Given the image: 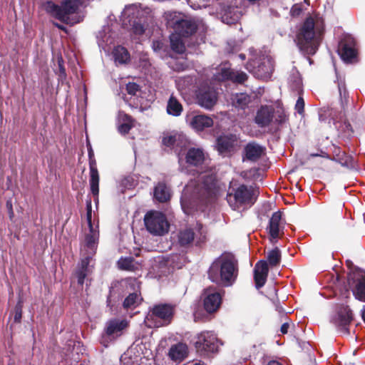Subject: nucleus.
I'll use <instances>...</instances> for the list:
<instances>
[{
    "label": "nucleus",
    "mask_w": 365,
    "mask_h": 365,
    "mask_svg": "<svg viewBox=\"0 0 365 365\" xmlns=\"http://www.w3.org/2000/svg\"><path fill=\"white\" fill-rule=\"evenodd\" d=\"M324 20L319 15L308 17L299 30L296 42L299 49L307 54H314L324 31Z\"/></svg>",
    "instance_id": "f257e3e1"
},
{
    "label": "nucleus",
    "mask_w": 365,
    "mask_h": 365,
    "mask_svg": "<svg viewBox=\"0 0 365 365\" xmlns=\"http://www.w3.org/2000/svg\"><path fill=\"white\" fill-rule=\"evenodd\" d=\"M235 265L230 259L215 262L210 268L209 277L216 283L230 284L235 279Z\"/></svg>",
    "instance_id": "f03ea898"
},
{
    "label": "nucleus",
    "mask_w": 365,
    "mask_h": 365,
    "mask_svg": "<svg viewBox=\"0 0 365 365\" xmlns=\"http://www.w3.org/2000/svg\"><path fill=\"white\" fill-rule=\"evenodd\" d=\"M193 190V193L201 197L210 198L215 196L218 192L216 186L215 178L212 174H203L199 177L198 184L190 182L183 190V195L186 196Z\"/></svg>",
    "instance_id": "7ed1b4c3"
},
{
    "label": "nucleus",
    "mask_w": 365,
    "mask_h": 365,
    "mask_svg": "<svg viewBox=\"0 0 365 365\" xmlns=\"http://www.w3.org/2000/svg\"><path fill=\"white\" fill-rule=\"evenodd\" d=\"M165 19L167 26L173 28L174 34L180 36H188L193 34L197 28L195 22L180 13L167 12L165 14Z\"/></svg>",
    "instance_id": "20e7f679"
},
{
    "label": "nucleus",
    "mask_w": 365,
    "mask_h": 365,
    "mask_svg": "<svg viewBox=\"0 0 365 365\" xmlns=\"http://www.w3.org/2000/svg\"><path fill=\"white\" fill-rule=\"evenodd\" d=\"M173 315V307L168 304L155 306L145 318L149 327H160L170 323Z\"/></svg>",
    "instance_id": "39448f33"
},
{
    "label": "nucleus",
    "mask_w": 365,
    "mask_h": 365,
    "mask_svg": "<svg viewBox=\"0 0 365 365\" xmlns=\"http://www.w3.org/2000/svg\"><path fill=\"white\" fill-rule=\"evenodd\" d=\"M147 230L153 235H163L168 232L169 223L165 216L158 211L148 212L144 217Z\"/></svg>",
    "instance_id": "423d86ee"
},
{
    "label": "nucleus",
    "mask_w": 365,
    "mask_h": 365,
    "mask_svg": "<svg viewBox=\"0 0 365 365\" xmlns=\"http://www.w3.org/2000/svg\"><path fill=\"white\" fill-rule=\"evenodd\" d=\"M257 197V191L252 187L242 185L239 186L233 194L228 195V202L234 209L242 205H252Z\"/></svg>",
    "instance_id": "0eeeda50"
},
{
    "label": "nucleus",
    "mask_w": 365,
    "mask_h": 365,
    "mask_svg": "<svg viewBox=\"0 0 365 365\" xmlns=\"http://www.w3.org/2000/svg\"><path fill=\"white\" fill-rule=\"evenodd\" d=\"M195 346L201 354H208L217 351L219 342L215 334L212 332H202L198 335Z\"/></svg>",
    "instance_id": "6e6552de"
},
{
    "label": "nucleus",
    "mask_w": 365,
    "mask_h": 365,
    "mask_svg": "<svg viewBox=\"0 0 365 365\" xmlns=\"http://www.w3.org/2000/svg\"><path fill=\"white\" fill-rule=\"evenodd\" d=\"M86 206L87 220L89 226V232L86 235L83 246L87 249L86 252L88 255H93L96 252L99 234L98 230L96 228H94L91 224V201L90 200H87Z\"/></svg>",
    "instance_id": "1a4fd4ad"
},
{
    "label": "nucleus",
    "mask_w": 365,
    "mask_h": 365,
    "mask_svg": "<svg viewBox=\"0 0 365 365\" xmlns=\"http://www.w3.org/2000/svg\"><path fill=\"white\" fill-rule=\"evenodd\" d=\"M128 327V322L125 319H113L107 322L105 327L103 340H114L121 336Z\"/></svg>",
    "instance_id": "9d476101"
},
{
    "label": "nucleus",
    "mask_w": 365,
    "mask_h": 365,
    "mask_svg": "<svg viewBox=\"0 0 365 365\" xmlns=\"http://www.w3.org/2000/svg\"><path fill=\"white\" fill-rule=\"evenodd\" d=\"M202 226L198 225L195 228H186L180 232L178 242L180 245L186 246L192 242L200 243L205 239V235L202 231Z\"/></svg>",
    "instance_id": "9b49d317"
},
{
    "label": "nucleus",
    "mask_w": 365,
    "mask_h": 365,
    "mask_svg": "<svg viewBox=\"0 0 365 365\" xmlns=\"http://www.w3.org/2000/svg\"><path fill=\"white\" fill-rule=\"evenodd\" d=\"M163 143L165 145L173 148L179 155L182 149L187 145L188 140L183 133L173 132L165 136Z\"/></svg>",
    "instance_id": "f8f14e48"
},
{
    "label": "nucleus",
    "mask_w": 365,
    "mask_h": 365,
    "mask_svg": "<svg viewBox=\"0 0 365 365\" xmlns=\"http://www.w3.org/2000/svg\"><path fill=\"white\" fill-rule=\"evenodd\" d=\"M125 284L128 285V289L133 290L134 292L130 294L125 298L123 302V307L126 309H133L141 301L140 296L137 292L140 288V284L135 279H126Z\"/></svg>",
    "instance_id": "ddd939ff"
},
{
    "label": "nucleus",
    "mask_w": 365,
    "mask_h": 365,
    "mask_svg": "<svg viewBox=\"0 0 365 365\" xmlns=\"http://www.w3.org/2000/svg\"><path fill=\"white\" fill-rule=\"evenodd\" d=\"M221 295L213 289L209 288L205 292L204 307L207 312L212 313L218 309L221 304Z\"/></svg>",
    "instance_id": "4468645a"
},
{
    "label": "nucleus",
    "mask_w": 365,
    "mask_h": 365,
    "mask_svg": "<svg viewBox=\"0 0 365 365\" xmlns=\"http://www.w3.org/2000/svg\"><path fill=\"white\" fill-rule=\"evenodd\" d=\"M217 94L215 91L210 88H201L197 94V103L206 108H212L217 102Z\"/></svg>",
    "instance_id": "2eb2a0df"
},
{
    "label": "nucleus",
    "mask_w": 365,
    "mask_h": 365,
    "mask_svg": "<svg viewBox=\"0 0 365 365\" xmlns=\"http://www.w3.org/2000/svg\"><path fill=\"white\" fill-rule=\"evenodd\" d=\"M274 70L273 60L269 56L263 57L257 67L252 71L257 78L267 79L270 78Z\"/></svg>",
    "instance_id": "dca6fc26"
},
{
    "label": "nucleus",
    "mask_w": 365,
    "mask_h": 365,
    "mask_svg": "<svg viewBox=\"0 0 365 365\" xmlns=\"http://www.w3.org/2000/svg\"><path fill=\"white\" fill-rule=\"evenodd\" d=\"M267 230L272 239H277L279 237L282 233H283V225L282 222V214L280 212H275L273 213L269 220Z\"/></svg>",
    "instance_id": "f3484780"
},
{
    "label": "nucleus",
    "mask_w": 365,
    "mask_h": 365,
    "mask_svg": "<svg viewBox=\"0 0 365 365\" xmlns=\"http://www.w3.org/2000/svg\"><path fill=\"white\" fill-rule=\"evenodd\" d=\"M268 271V265L266 261L261 260L255 264L254 278L257 288L264 286L267 280Z\"/></svg>",
    "instance_id": "a211bd4d"
},
{
    "label": "nucleus",
    "mask_w": 365,
    "mask_h": 365,
    "mask_svg": "<svg viewBox=\"0 0 365 365\" xmlns=\"http://www.w3.org/2000/svg\"><path fill=\"white\" fill-rule=\"evenodd\" d=\"M237 145V138L233 135L220 136L217 140V148L221 153L230 152Z\"/></svg>",
    "instance_id": "6ab92c4d"
},
{
    "label": "nucleus",
    "mask_w": 365,
    "mask_h": 365,
    "mask_svg": "<svg viewBox=\"0 0 365 365\" xmlns=\"http://www.w3.org/2000/svg\"><path fill=\"white\" fill-rule=\"evenodd\" d=\"M189 125L194 130L201 131L205 128L212 127L213 125V120L207 115H196L190 118Z\"/></svg>",
    "instance_id": "aec40b11"
},
{
    "label": "nucleus",
    "mask_w": 365,
    "mask_h": 365,
    "mask_svg": "<svg viewBox=\"0 0 365 365\" xmlns=\"http://www.w3.org/2000/svg\"><path fill=\"white\" fill-rule=\"evenodd\" d=\"M264 148L255 143H248L245 148V158L250 161H257L264 154Z\"/></svg>",
    "instance_id": "412c9836"
},
{
    "label": "nucleus",
    "mask_w": 365,
    "mask_h": 365,
    "mask_svg": "<svg viewBox=\"0 0 365 365\" xmlns=\"http://www.w3.org/2000/svg\"><path fill=\"white\" fill-rule=\"evenodd\" d=\"M205 153L200 148H190L186 155V162L191 165H200L205 161Z\"/></svg>",
    "instance_id": "4be33fe9"
},
{
    "label": "nucleus",
    "mask_w": 365,
    "mask_h": 365,
    "mask_svg": "<svg viewBox=\"0 0 365 365\" xmlns=\"http://www.w3.org/2000/svg\"><path fill=\"white\" fill-rule=\"evenodd\" d=\"M134 121L132 118L123 111L118 114V130L121 134H126L133 128Z\"/></svg>",
    "instance_id": "5701e85b"
},
{
    "label": "nucleus",
    "mask_w": 365,
    "mask_h": 365,
    "mask_svg": "<svg viewBox=\"0 0 365 365\" xmlns=\"http://www.w3.org/2000/svg\"><path fill=\"white\" fill-rule=\"evenodd\" d=\"M187 354V347L185 344L179 343L173 345L169 350L170 358L175 362L182 361Z\"/></svg>",
    "instance_id": "b1692460"
},
{
    "label": "nucleus",
    "mask_w": 365,
    "mask_h": 365,
    "mask_svg": "<svg viewBox=\"0 0 365 365\" xmlns=\"http://www.w3.org/2000/svg\"><path fill=\"white\" fill-rule=\"evenodd\" d=\"M90 187L92 194L96 197L95 201H98L99 193V174L95 164L90 165Z\"/></svg>",
    "instance_id": "393cba45"
},
{
    "label": "nucleus",
    "mask_w": 365,
    "mask_h": 365,
    "mask_svg": "<svg viewBox=\"0 0 365 365\" xmlns=\"http://www.w3.org/2000/svg\"><path fill=\"white\" fill-rule=\"evenodd\" d=\"M334 155L331 160L339 163L341 166L347 168H354L356 166L355 160L350 155H346L344 152L337 149Z\"/></svg>",
    "instance_id": "a878e982"
},
{
    "label": "nucleus",
    "mask_w": 365,
    "mask_h": 365,
    "mask_svg": "<svg viewBox=\"0 0 365 365\" xmlns=\"http://www.w3.org/2000/svg\"><path fill=\"white\" fill-rule=\"evenodd\" d=\"M217 78L218 80L231 79L235 82L243 83L247 80V76L242 71L223 70L221 76Z\"/></svg>",
    "instance_id": "bb28decb"
},
{
    "label": "nucleus",
    "mask_w": 365,
    "mask_h": 365,
    "mask_svg": "<svg viewBox=\"0 0 365 365\" xmlns=\"http://www.w3.org/2000/svg\"><path fill=\"white\" fill-rule=\"evenodd\" d=\"M272 119V114L267 107H262L258 110L255 117V122L261 127L267 126Z\"/></svg>",
    "instance_id": "cd10ccee"
},
{
    "label": "nucleus",
    "mask_w": 365,
    "mask_h": 365,
    "mask_svg": "<svg viewBox=\"0 0 365 365\" xmlns=\"http://www.w3.org/2000/svg\"><path fill=\"white\" fill-rule=\"evenodd\" d=\"M154 197L160 202H165L170 200V189L164 183H158L154 190Z\"/></svg>",
    "instance_id": "c85d7f7f"
},
{
    "label": "nucleus",
    "mask_w": 365,
    "mask_h": 365,
    "mask_svg": "<svg viewBox=\"0 0 365 365\" xmlns=\"http://www.w3.org/2000/svg\"><path fill=\"white\" fill-rule=\"evenodd\" d=\"M166 109L169 115L175 117L180 115L183 110L182 104L173 95L168 99Z\"/></svg>",
    "instance_id": "c756f323"
},
{
    "label": "nucleus",
    "mask_w": 365,
    "mask_h": 365,
    "mask_svg": "<svg viewBox=\"0 0 365 365\" xmlns=\"http://www.w3.org/2000/svg\"><path fill=\"white\" fill-rule=\"evenodd\" d=\"M351 321V313L348 307H342L334 319L336 325L346 327Z\"/></svg>",
    "instance_id": "7c9ffc66"
},
{
    "label": "nucleus",
    "mask_w": 365,
    "mask_h": 365,
    "mask_svg": "<svg viewBox=\"0 0 365 365\" xmlns=\"http://www.w3.org/2000/svg\"><path fill=\"white\" fill-rule=\"evenodd\" d=\"M89 259L88 257H86L81 260V264L78 269L76 270L75 273V276L78 279V283L81 285H83L84 282V279L88 276L90 269L88 267Z\"/></svg>",
    "instance_id": "2f4dec72"
},
{
    "label": "nucleus",
    "mask_w": 365,
    "mask_h": 365,
    "mask_svg": "<svg viewBox=\"0 0 365 365\" xmlns=\"http://www.w3.org/2000/svg\"><path fill=\"white\" fill-rule=\"evenodd\" d=\"M240 16V14L237 8L228 7L222 14V21L227 24H231L237 21Z\"/></svg>",
    "instance_id": "473e14b6"
},
{
    "label": "nucleus",
    "mask_w": 365,
    "mask_h": 365,
    "mask_svg": "<svg viewBox=\"0 0 365 365\" xmlns=\"http://www.w3.org/2000/svg\"><path fill=\"white\" fill-rule=\"evenodd\" d=\"M251 101V97L246 93H236L232 97V105L242 109H244Z\"/></svg>",
    "instance_id": "72a5a7b5"
},
{
    "label": "nucleus",
    "mask_w": 365,
    "mask_h": 365,
    "mask_svg": "<svg viewBox=\"0 0 365 365\" xmlns=\"http://www.w3.org/2000/svg\"><path fill=\"white\" fill-rule=\"evenodd\" d=\"M341 58L345 61H351L356 56L355 49L347 43H341L339 50Z\"/></svg>",
    "instance_id": "f704fd0d"
},
{
    "label": "nucleus",
    "mask_w": 365,
    "mask_h": 365,
    "mask_svg": "<svg viewBox=\"0 0 365 365\" xmlns=\"http://www.w3.org/2000/svg\"><path fill=\"white\" fill-rule=\"evenodd\" d=\"M113 56L116 63H125L129 59V53L127 50L122 46H117L113 51Z\"/></svg>",
    "instance_id": "c9c22d12"
},
{
    "label": "nucleus",
    "mask_w": 365,
    "mask_h": 365,
    "mask_svg": "<svg viewBox=\"0 0 365 365\" xmlns=\"http://www.w3.org/2000/svg\"><path fill=\"white\" fill-rule=\"evenodd\" d=\"M170 45L172 49L178 53H182L185 50L184 43L180 36L177 34H172L170 35Z\"/></svg>",
    "instance_id": "e433bc0d"
},
{
    "label": "nucleus",
    "mask_w": 365,
    "mask_h": 365,
    "mask_svg": "<svg viewBox=\"0 0 365 365\" xmlns=\"http://www.w3.org/2000/svg\"><path fill=\"white\" fill-rule=\"evenodd\" d=\"M269 264L272 267L278 265L281 261V252L278 248L269 250L267 255Z\"/></svg>",
    "instance_id": "4c0bfd02"
},
{
    "label": "nucleus",
    "mask_w": 365,
    "mask_h": 365,
    "mask_svg": "<svg viewBox=\"0 0 365 365\" xmlns=\"http://www.w3.org/2000/svg\"><path fill=\"white\" fill-rule=\"evenodd\" d=\"M354 294L356 299L365 302V278L360 280L356 284Z\"/></svg>",
    "instance_id": "58836bf2"
},
{
    "label": "nucleus",
    "mask_w": 365,
    "mask_h": 365,
    "mask_svg": "<svg viewBox=\"0 0 365 365\" xmlns=\"http://www.w3.org/2000/svg\"><path fill=\"white\" fill-rule=\"evenodd\" d=\"M118 266L120 269L133 270L135 265L130 257L120 258L118 262Z\"/></svg>",
    "instance_id": "ea45409f"
},
{
    "label": "nucleus",
    "mask_w": 365,
    "mask_h": 365,
    "mask_svg": "<svg viewBox=\"0 0 365 365\" xmlns=\"http://www.w3.org/2000/svg\"><path fill=\"white\" fill-rule=\"evenodd\" d=\"M126 91L131 96H137L140 92V87L135 83H129L126 85Z\"/></svg>",
    "instance_id": "a19ab883"
},
{
    "label": "nucleus",
    "mask_w": 365,
    "mask_h": 365,
    "mask_svg": "<svg viewBox=\"0 0 365 365\" xmlns=\"http://www.w3.org/2000/svg\"><path fill=\"white\" fill-rule=\"evenodd\" d=\"M136 10H137V7L135 5H130V6H126L122 13L123 18H124V19L130 18L131 15L135 14V11Z\"/></svg>",
    "instance_id": "79ce46f5"
},
{
    "label": "nucleus",
    "mask_w": 365,
    "mask_h": 365,
    "mask_svg": "<svg viewBox=\"0 0 365 365\" xmlns=\"http://www.w3.org/2000/svg\"><path fill=\"white\" fill-rule=\"evenodd\" d=\"M133 30L135 34L140 35L144 32V27L140 23H134L133 25Z\"/></svg>",
    "instance_id": "37998d69"
},
{
    "label": "nucleus",
    "mask_w": 365,
    "mask_h": 365,
    "mask_svg": "<svg viewBox=\"0 0 365 365\" xmlns=\"http://www.w3.org/2000/svg\"><path fill=\"white\" fill-rule=\"evenodd\" d=\"M304 102L303 98H299L295 105V108L297 109L299 113H302V112L304 111Z\"/></svg>",
    "instance_id": "c03bdc74"
},
{
    "label": "nucleus",
    "mask_w": 365,
    "mask_h": 365,
    "mask_svg": "<svg viewBox=\"0 0 365 365\" xmlns=\"http://www.w3.org/2000/svg\"><path fill=\"white\" fill-rule=\"evenodd\" d=\"M302 9L299 5L295 4L291 9V13L293 16H298L301 13Z\"/></svg>",
    "instance_id": "a18cd8bd"
},
{
    "label": "nucleus",
    "mask_w": 365,
    "mask_h": 365,
    "mask_svg": "<svg viewBox=\"0 0 365 365\" xmlns=\"http://www.w3.org/2000/svg\"><path fill=\"white\" fill-rule=\"evenodd\" d=\"M21 318V308H16V314L14 316V320L16 322H19Z\"/></svg>",
    "instance_id": "49530a36"
},
{
    "label": "nucleus",
    "mask_w": 365,
    "mask_h": 365,
    "mask_svg": "<svg viewBox=\"0 0 365 365\" xmlns=\"http://www.w3.org/2000/svg\"><path fill=\"white\" fill-rule=\"evenodd\" d=\"M294 87L296 88V89H299L301 87V84H302V82H301V79L300 78L297 77V79L295 80L294 81Z\"/></svg>",
    "instance_id": "de8ad7c7"
},
{
    "label": "nucleus",
    "mask_w": 365,
    "mask_h": 365,
    "mask_svg": "<svg viewBox=\"0 0 365 365\" xmlns=\"http://www.w3.org/2000/svg\"><path fill=\"white\" fill-rule=\"evenodd\" d=\"M288 327H289V324L287 323L283 324L282 325V327H281V331H282V334L287 333Z\"/></svg>",
    "instance_id": "09e8293b"
},
{
    "label": "nucleus",
    "mask_w": 365,
    "mask_h": 365,
    "mask_svg": "<svg viewBox=\"0 0 365 365\" xmlns=\"http://www.w3.org/2000/svg\"><path fill=\"white\" fill-rule=\"evenodd\" d=\"M169 63H170V66H171L173 69H175V70L180 71V70H182V69H183V66H182V65H180V66L176 65V66H175V65H174V64H173V62H170Z\"/></svg>",
    "instance_id": "8fccbe9b"
},
{
    "label": "nucleus",
    "mask_w": 365,
    "mask_h": 365,
    "mask_svg": "<svg viewBox=\"0 0 365 365\" xmlns=\"http://www.w3.org/2000/svg\"><path fill=\"white\" fill-rule=\"evenodd\" d=\"M320 156L325 158H329V155L324 151L320 152Z\"/></svg>",
    "instance_id": "3c124183"
},
{
    "label": "nucleus",
    "mask_w": 365,
    "mask_h": 365,
    "mask_svg": "<svg viewBox=\"0 0 365 365\" xmlns=\"http://www.w3.org/2000/svg\"><path fill=\"white\" fill-rule=\"evenodd\" d=\"M267 365H282V364L277 361H270Z\"/></svg>",
    "instance_id": "603ef678"
},
{
    "label": "nucleus",
    "mask_w": 365,
    "mask_h": 365,
    "mask_svg": "<svg viewBox=\"0 0 365 365\" xmlns=\"http://www.w3.org/2000/svg\"><path fill=\"white\" fill-rule=\"evenodd\" d=\"M54 25L61 30H65V27L63 26H61L57 23H55Z\"/></svg>",
    "instance_id": "864d4df0"
},
{
    "label": "nucleus",
    "mask_w": 365,
    "mask_h": 365,
    "mask_svg": "<svg viewBox=\"0 0 365 365\" xmlns=\"http://www.w3.org/2000/svg\"><path fill=\"white\" fill-rule=\"evenodd\" d=\"M317 156H320V153H311L309 155V157H311V158L317 157Z\"/></svg>",
    "instance_id": "5fc2aeb1"
},
{
    "label": "nucleus",
    "mask_w": 365,
    "mask_h": 365,
    "mask_svg": "<svg viewBox=\"0 0 365 365\" xmlns=\"http://www.w3.org/2000/svg\"><path fill=\"white\" fill-rule=\"evenodd\" d=\"M239 57L243 61L245 59V55L243 53H241L239 55Z\"/></svg>",
    "instance_id": "6e6d98bb"
},
{
    "label": "nucleus",
    "mask_w": 365,
    "mask_h": 365,
    "mask_svg": "<svg viewBox=\"0 0 365 365\" xmlns=\"http://www.w3.org/2000/svg\"><path fill=\"white\" fill-rule=\"evenodd\" d=\"M181 205H182V207L183 210H185V202H184V200H182V202H181ZM185 212H186V211H185Z\"/></svg>",
    "instance_id": "4d7b16f0"
},
{
    "label": "nucleus",
    "mask_w": 365,
    "mask_h": 365,
    "mask_svg": "<svg viewBox=\"0 0 365 365\" xmlns=\"http://www.w3.org/2000/svg\"><path fill=\"white\" fill-rule=\"evenodd\" d=\"M241 175H242V176H243L244 178H247V173H246V172H242Z\"/></svg>",
    "instance_id": "13d9d810"
},
{
    "label": "nucleus",
    "mask_w": 365,
    "mask_h": 365,
    "mask_svg": "<svg viewBox=\"0 0 365 365\" xmlns=\"http://www.w3.org/2000/svg\"><path fill=\"white\" fill-rule=\"evenodd\" d=\"M250 63L249 62L248 64H247V69H249L251 71V68H250Z\"/></svg>",
    "instance_id": "bf43d9fd"
},
{
    "label": "nucleus",
    "mask_w": 365,
    "mask_h": 365,
    "mask_svg": "<svg viewBox=\"0 0 365 365\" xmlns=\"http://www.w3.org/2000/svg\"><path fill=\"white\" fill-rule=\"evenodd\" d=\"M339 89L340 95H341V87H340V86L339 87Z\"/></svg>",
    "instance_id": "052dcab7"
},
{
    "label": "nucleus",
    "mask_w": 365,
    "mask_h": 365,
    "mask_svg": "<svg viewBox=\"0 0 365 365\" xmlns=\"http://www.w3.org/2000/svg\"><path fill=\"white\" fill-rule=\"evenodd\" d=\"M193 365H204V364H200V363H196V364H193Z\"/></svg>",
    "instance_id": "680f3d73"
}]
</instances>
